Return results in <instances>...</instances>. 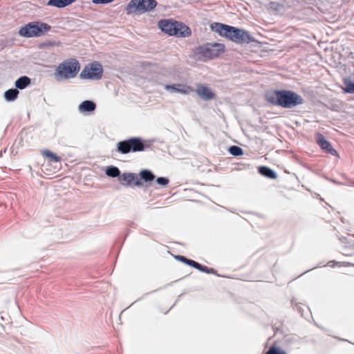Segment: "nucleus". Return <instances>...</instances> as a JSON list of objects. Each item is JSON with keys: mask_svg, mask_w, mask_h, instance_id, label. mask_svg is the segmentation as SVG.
I'll list each match as a JSON object with an SVG mask.
<instances>
[{"mask_svg": "<svg viewBox=\"0 0 354 354\" xmlns=\"http://www.w3.org/2000/svg\"><path fill=\"white\" fill-rule=\"evenodd\" d=\"M266 101L272 105L284 109H291L303 104V97L291 90L277 89L267 91L265 95Z\"/></svg>", "mask_w": 354, "mask_h": 354, "instance_id": "1", "label": "nucleus"}, {"mask_svg": "<svg viewBox=\"0 0 354 354\" xmlns=\"http://www.w3.org/2000/svg\"><path fill=\"white\" fill-rule=\"evenodd\" d=\"M210 28L220 36L236 44H250L255 41V39L248 31L240 28L214 22L210 25Z\"/></svg>", "mask_w": 354, "mask_h": 354, "instance_id": "2", "label": "nucleus"}, {"mask_svg": "<svg viewBox=\"0 0 354 354\" xmlns=\"http://www.w3.org/2000/svg\"><path fill=\"white\" fill-rule=\"evenodd\" d=\"M160 30L169 36L187 37L192 35V30L185 24L172 19H160L158 22Z\"/></svg>", "mask_w": 354, "mask_h": 354, "instance_id": "3", "label": "nucleus"}, {"mask_svg": "<svg viewBox=\"0 0 354 354\" xmlns=\"http://www.w3.org/2000/svg\"><path fill=\"white\" fill-rule=\"evenodd\" d=\"M151 143L140 137H131L117 143L116 151L122 154L131 152L144 151L149 148Z\"/></svg>", "mask_w": 354, "mask_h": 354, "instance_id": "4", "label": "nucleus"}, {"mask_svg": "<svg viewBox=\"0 0 354 354\" xmlns=\"http://www.w3.org/2000/svg\"><path fill=\"white\" fill-rule=\"evenodd\" d=\"M80 69V64L75 58H70L60 63L55 72L57 81L74 78Z\"/></svg>", "mask_w": 354, "mask_h": 354, "instance_id": "5", "label": "nucleus"}, {"mask_svg": "<svg viewBox=\"0 0 354 354\" xmlns=\"http://www.w3.org/2000/svg\"><path fill=\"white\" fill-rule=\"evenodd\" d=\"M51 29V26L44 22L32 21L21 27L19 35L24 37H39Z\"/></svg>", "mask_w": 354, "mask_h": 354, "instance_id": "6", "label": "nucleus"}, {"mask_svg": "<svg viewBox=\"0 0 354 354\" xmlns=\"http://www.w3.org/2000/svg\"><path fill=\"white\" fill-rule=\"evenodd\" d=\"M157 5L156 0H131L125 8V12L128 15L150 12Z\"/></svg>", "mask_w": 354, "mask_h": 354, "instance_id": "7", "label": "nucleus"}, {"mask_svg": "<svg viewBox=\"0 0 354 354\" xmlns=\"http://www.w3.org/2000/svg\"><path fill=\"white\" fill-rule=\"evenodd\" d=\"M225 45L223 44L206 43L197 48V53L204 58L212 59L219 57L225 51Z\"/></svg>", "mask_w": 354, "mask_h": 354, "instance_id": "8", "label": "nucleus"}, {"mask_svg": "<svg viewBox=\"0 0 354 354\" xmlns=\"http://www.w3.org/2000/svg\"><path fill=\"white\" fill-rule=\"evenodd\" d=\"M103 75L102 65L97 61L86 64L80 74L81 79L100 80Z\"/></svg>", "mask_w": 354, "mask_h": 354, "instance_id": "9", "label": "nucleus"}, {"mask_svg": "<svg viewBox=\"0 0 354 354\" xmlns=\"http://www.w3.org/2000/svg\"><path fill=\"white\" fill-rule=\"evenodd\" d=\"M315 139L317 145L322 150L334 156H338L337 151L333 148L331 144L326 140L325 137L322 133H317L315 136Z\"/></svg>", "mask_w": 354, "mask_h": 354, "instance_id": "10", "label": "nucleus"}, {"mask_svg": "<svg viewBox=\"0 0 354 354\" xmlns=\"http://www.w3.org/2000/svg\"><path fill=\"white\" fill-rule=\"evenodd\" d=\"M118 180L126 187H131L132 185L138 187L140 183L138 174L132 172H124L120 175Z\"/></svg>", "mask_w": 354, "mask_h": 354, "instance_id": "11", "label": "nucleus"}, {"mask_svg": "<svg viewBox=\"0 0 354 354\" xmlns=\"http://www.w3.org/2000/svg\"><path fill=\"white\" fill-rule=\"evenodd\" d=\"M195 91L201 99L205 101L211 100L216 96L214 92L209 87L201 84L197 85Z\"/></svg>", "mask_w": 354, "mask_h": 354, "instance_id": "12", "label": "nucleus"}, {"mask_svg": "<svg viewBox=\"0 0 354 354\" xmlns=\"http://www.w3.org/2000/svg\"><path fill=\"white\" fill-rule=\"evenodd\" d=\"M138 176V180H140L138 187L142 186L143 183H145L147 185H151V183L156 179L155 174L147 169H142Z\"/></svg>", "mask_w": 354, "mask_h": 354, "instance_id": "13", "label": "nucleus"}, {"mask_svg": "<svg viewBox=\"0 0 354 354\" xmlns=\"http://www.w3.org/2000/svg\"><path fill=\"white\" fill-rule=\"evenodd\" d=\"M165 89L170 91L171 93H180L185 95L194 91L192 87L182 84H166Z\"/></svg>", "mask_w": 354, "mask_h": 354, "instance_id": "14", "label": "nucleus"}, {"mask_svg": "<svg viewBox=\"0 0 354 354\" xmlns=\"http://www.w3.org/2000/svg\"><path fill=\"white\" fill-rule=\"evenodd\" d=\"M96 109V104L92 100H84L78 106V110L81 113H91Z\"/></svg>", "mask_w": 354, "mask_h": 354, "instance_id": "15", "label": "nucleus"}, {"mask_svg": "<svg viewBox=\"0 0 354 354\" xmlns=\"http://www.w3.org/2000/svg\"><path fill=\"white\" fill-rule=\"evenodd\" d=\"M258 172L263 176L270 179H276L277 178V172L267 166H259L258 167Z\"/></svg>", "mask_w": 354, "mask_h": 354, "instance_id": "16", "label": "nucleus"}, {"mask_svg": "<svg viewBox=\"0 0 354 354\" xmlns=\"http://www.w3.org/2000/svg\"><path fill=\"white\" fill-rule=\"evenodd\" d=\"M76 0H48L47 5L62 8L72 4Z\"/></svg>", "mask_w": 354, "mask_h": 354, "instance_id": "17", "label": "nucleus"}, {"mask_svg": "<svg viewBox=\"0 0 354 354\" xmlns=\"http://www.w3.org/2000/svg\"><path fill=\"white\" fill-rule=\"evenodd\" d=\"M31 80L30 77H28L26 75H23L19 77L15 83V87L17 89H24L26 88L29 84H30Z\"/></svg>", "mask_w": 354, "mask_h": 354, "instance_id": "18", "label": "nucleus"}, {"mask_svg": "<svg viewBox=\"0 0 354 354\" xmlns=\"http://www.w3.org/2000/svg\"><path fill=\"white\" fill-rule=\"evenodd\" d=\"M19 93V91L17 88H10L5 91L4 99L7 102H13L17 98Z\"/></svg>", "mask_w": 354, "mask_h": 354, "instance_id": "19", "label": "nucleus"}, {"mask_svg": "<svg viewBox=\"0 0 354 354\" xmlns=\"http://www.w3.org/2000/svg\"><path fill=\"white\" fill-rule=\"evenodd\" d=\"M344 87L342 88L344 93L354 94V82L349 77L344 78L343 80Z\"/></svg>", "mask_w": 354, "mask_h": 354, "instance_id": "20", "label": "nucleus"}, {"mask_svg": "<svg viewBox=\"0 0 354 354\" xmlns=\"http://www.w3.org/2000/svg\"><path fill=\"white\" fill-rule=\"evenodd\" d=\"M105 174L106 176L111 177V178H120V176L121 175V171L119 169L118 167L115 166H109L106 169Z\"/></svg>", "mask_w": 354, "mask_h": 354, "instance_id": "21", "label": "nucleus"}, {"mask_svg": "<svg viewBox=\"0 0 354 354\" xmlns=\"http://www.w3.org/2000/svg\"><path fill=\"white\" fill-rule=\"evenodd\" d=\"M43 154L45 157L48 158L49 161L51 162H58L62 160L61 157L58 156L56 153L50 150H45L43 152Z\"/></svg>", "mask_w": 354, "mask_h": 354, "instance_id": "22", "label": "nucleus"}, {"mask_svg": "<svg viewBox=\"0 0 354 354\" xmlns=\"http://www.w3.org/2000/svg\"><path fill=\"white\" fill-rule=\"evenodd\" d=\"M228 152L234 156H239L243 154V150L237 145H232L228 148Z\"/></svg>", "mask_w": 354, "mask_h": 354, "instance_id": "23", "label": "nucleus"}, {"mask_svg": "<svg viewBox=\"0 0 354 354\" xmlns=\"http://www.w3.org/2000/svg\"><path fill=\"white\" fill-rule=\"evenodd\" d=\"M266 354H287L286 351L280 348L279 347L272 345L266 351Z\"/></svg>", "mask_w": 354, "mask_h": 354, "instance_id": "24", "label": "nucleus"}, {"mask_svg": "<svg viewBox=\"0 0 354 354\" xmlns=\"http://www.w3.org/2000/svg\"><path fill=\"white\" fill-rule=\"evenodd\" d=\"M174 258H175L176 260H178V261H180V262H182V263H185V264H186V265H187V266H191V267L192 266L193 263H194V260H192V259H187V257H185V256L179 255V254H178V255H175V256H174Z\"/></svg>", "mask_w": 354, "mask_h": 354, "instance_id": "25", "label": "nucleus"}, {"mask_svg": "<svg viewBox=\"0 0 354 354\" xmlns=\"http://www.w3.org/2000/svg\"><path fill=\"white\" fill-rule=\"evenodd\" d=\"M155 180H156V183L158 185H159L160 186H162V187L167 186L169 184V180L167 177H162H162H158Z\"/></svg>", "mask_w": 354, "mask_h": 354, "instance_id": "26", "label": "nucleus"}, {"mask_svg": "<svg viewBox=\"0 0 354 354\" xmlns=\"http://www.w3.org/2000/svg\"><path fill=\"white\" fill-rule=\"evenodd\" d=\"M297 341V337L296 336L290 335H286L283 339V342L287 345H290L293 344L294 342H296Z\"/></svg>", "mask_w": 354, "mask_h": 354, "instance_id": "27", "label": "nucleus"}, {"mask_svg": "<svg viewBox=\"0 0 354 354\" xmlns=\"http://www.w3.org/2000/svg\"><path fill=\"white\" fill-rule=\"evenodd\" d=\"M192 267L194 268L195 269H196L201 272H205V273H206V272L207 270V267L206 266H203L195 261H194Z\"/></svg>", "mask_w": 354, "mask_h": 354, "instance_id": "28", "label": "nucleus"}, {"mask_svg": "<svg viewBox=\"0 0 354 354\" xmlns=\"http://www.w3.org/2000/svg\"><path fill=\"white\" fill-rule=\"evenodd\" d=\"M114 0H93V2L96 4H106L113 1Z\"/></svg>", "mask_w": 354, "mask_h": 354, "instance_id": "29", "label": "nucleus"}, {"mask_svg": "<svg viewBox=\"0 0 354 354\" xmlns=\"http://www.w3.org/2000/svg\"><path fill=\"white\" fill-rule=\"evenodd\" d=\"M206 273L217 274L216 270H214V268H208V267H207V270Z\"/></svg>", "mask_w": 354, "mask_h": 354, "instance_id": "30", "label": "nucleus"}, {"mask_svg": "<svg viewBox=\"0 0 354 354\" xmlns=\"http://www.w3.org/2000/svg\"><path fill=\"white\" fill-rule=\"evenodd\" d=\"M270 8L274 9V10H277V6H278V3H276V2H270Z\"/></svg>", "mask_w": 354, "mask_h": 354, "instance_id": "31", "label": "nucleus"}, {"mask_svg": "<svg viewBox=\"0 0 354 354\" xmlns=\"http://www.w3.org/2000/svg\"><path fill=\"white\" fill-rule=\"evenodd\" d=\"M330 263H337V262H336L335 261H330L328 263V265L332 266Z\"/></svg>", "mask_w": 354, "mask_h": 354, "instance_id": "32", "label": "nucleus"}, {"mask_svg": "<svg viewBox=\"0 0 354 354\" xmlns=\"http://www.w3.org/2000/svg\"><path fill=\"white\" fill-rule=\"evenodd\" d=\"M296 310H297L299 313H301V308L298 305H296Z\"/></svg>", "mask_w": 354, "mask_h": 354, "instance_id": "33", "label": "nucleus"}]
</instances>
